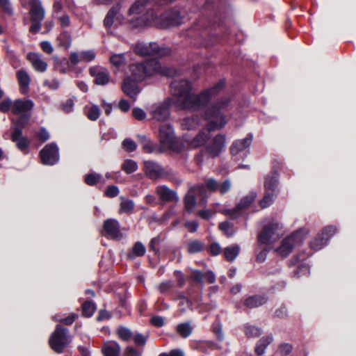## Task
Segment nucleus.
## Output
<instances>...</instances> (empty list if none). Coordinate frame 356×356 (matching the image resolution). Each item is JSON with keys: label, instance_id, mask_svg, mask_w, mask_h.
I'll use <instances>...</instances> for the list:
<instances>
[{"label": "nucleus", "instance_id": "f257e3e1", "mask_svg": "<svg viewBox=\"0 0 356 356\" xmlns=\"http://www.w3.org/2000/svg\"><path fill=\"white\" fill-rule=\"evenodd\" d=\"M224 80L219 81L213 87L200 95L191 93V85L186 79L175 80L171 83V92L177 97V104L184 109L196 110L206 104L217 95L225 87Z\"/></svg>", "mask_w": 356, "mask_h": 356}, {"label": "nucleus", "instance_id": "f03ea898", "mask_svg": "<svg viewBox=\"0 0 356 356\" xmlns=\"http://www.w3.org/2000/svg\"><path fill=\"white\" fill-rule=\"evenodd\" d=\"M152 0H136L128 9L127 16L121 13L122 4L117 3L108 11L104 24L108 29L115 24H128L131 28H139L145 25V18L141 15L145 7Z\"/></svg>", "mask_w": 356, "mask_h": 356}, {"label": "nucleus", "instance_id": "7ed1b4c3", "mask_svg": "<svg viewBox=\"0 0 356 356\" xmlns=\"http://www.w3.org/2000/svg\"><path fill=\"white\" fill-rule=\"evenodd\" d=\"M228 104L229 99L223 98L207 108L205 113V120L207 122V129L200 131L190 141V145L192 147L206 146L211 136L209 131L220 129L225 126L227 120L225 116L221 113L220 110L227 106Z\"/></svg>", "mask_w": 356, "mask_h": 356}, {"label": "nucleus", "instance_id": "20e7f679", "mask_svg": "<svg viewBox=\"0 0 356 356\" xmlns=\"http://www.w3.org/2000/svg\"><path fill=\"white\" fill-rule=\"evenodd\" d=\"M131 76L136 81H142L149 76L161 74L173 76L177 74V70L173 68L162 67L155 59L148 60L144 63H135L129 66Z\"/></svg>", "mask_w": 356, "mask_h": 356}, {"label": "nucleus", "instance_id": "39448f33", "mask_svg": "<svg viewBox=\"0 0 356 356\" xmlns=\"http://www.w3.org/2000/svg\"><path fill=\"white\" fill-rule=\"evenodd\" d=\"M309 230L307 228H300L291 234L284 237L280 245L274 249V252L282 258L287 257L293 250L302 244Z\"/></svg>", "mask_w": 356, "mask_h": 356}, {"label": "nucleus", "instance_id": "423d86ee", "mask_svg": "<svg viewBox=\"0 0 356 356\" xmlns=\"http://www.w3.org/2000/svg\"><path fill=\"white\" fill-rule=\"evenodd\" d=\"M34 103L29 99H18L13 102L12 113L18 116L17 119L11 118L12 123L17 126H25L31 117Z\"/></svg>", "mask_w": 356, "mask_h": 356}, {"label": "nucleus", "instance_id": "0eeeda50", "mask_svg": "<svg viewBox=\"0 0 356 356\" xmlns=\"http://www.w3.org/2000/svg\"><path fill=\"white\" fill-rule=\"evenodd\" d=\"M72 335L69 330L60 325H57L49 339L50 348L56 353H63L71 343Z\"/></svg>", "mask_w": 356, "mask_h": 356}, {"label": "nucleus", "instance_id": "6e6552de", "mask_svg": "<svg viewBox=\"0 0 356 356\" xmlns=\"http://www.w3.org/2000/svg\"><path fill=\"white\" fill-rule=\"evenodd\" d=\"M146 24H155L162 28L178 26L181 24L182 19L179 12L175 10L167 11L159 17L152 15L151 19H145Z\"/></svg>", "mask_w": 356, "mask_h": 356}, {"label": "nucleus", "instance_id": "1a4fd4ad", "mask_svg": "<svg viewBox=\"0 0 356 356\" xmlns=\"http://www.w3.org/2000/svg\"><path fill=\"white\" fill-rule=\"evenodd\" d=\"M253 136L248 134L245 138L235 140L231 147L230 152L236 160L243 159L250 152L249 147L252 142Z\"/></svg>", "mask_w": 356, "mask_h": 356}, {"label": "nucleus", "instance_id": "9d476101", "mask_svg": "<svg viewBox=\"0 0 356 356\" xmlns=\"http://www.w3.org/2000/svg\"><path fill=\"white\" fill-rule=\"evenodd\" d=\"M134 51L136 54L141 56L152 55L162 56L170 53L169 49H161L155 42H151L148 44L138 42L136 44Z\"/></svg>", "mask_w": 356, "mask_h": 356}, {"label": "nucleus", "instance_id": "9b49d317", "mask_svg": "<svg viewBox=\"0 0 356 356\" xmlns=\"http://www.w3.org/2000/svg\"><path fill=\"white\" fill-rule=\"evenodd\" d=\"M159 137L161 150L175 147L176 138L170 124H163L160 126Z\"/></svg>", "mask_w": 356, "mask_h": 356}, {"label": "nucleus", "instance_id": "f8f14e48", "mask_svg": "<svg viewBox=\"0 0 356 356\" xmlns=\"http://www.w3.org/2000/svg\"><path fill=\"white\" fill-rule=\"evenodd\" d=\"M40 157L42 164L53 165L59 161V149L55 143L46 145L40 152Z\"/></svg>", "mask_w": 356, "mask_h": 356}, {"label": "nucleus", "instance_id": "ddd939ff", "mask_svg": "<svg viewBox=\"0 0 356 356\" xmlns=\"http://www.w3.org/2000/svg\"><path fill=\"white\" fill-rule=\"evenodd\" d=\"M281 228L282 225L278 222H273L266 225L258 235V241L266 245L273 244L279 237L276 234V231Z\"/></svg>", "mask_w": 356, "mask_h": 356}, {"label": "nucleus", "instance_id": "4468645a", "mask_svg": "<svg viewBox=\"0 0 356 356\" xmlns=\"http://www.w3.org/2000/svg\"><path fill=\"white\" fill-rule=\"evenodd\" d=\"M226 138L222 134H217L209 138L206 145V152L211 157L218 156L225 149Z\"/></svg>", "mask_w": 356, "mask_h": 356}, {"label": "nucleus", "instance_id": "2eb2a0df", "mask_svg": "<svg viewBox=\"0 0 356 356\" xmlns=\"http://www.w3.org/2000/svg\"><path fill=\"white\" fill-rule=\"evenodd\" d=\"M257 194L251 192L248 195L244 196L236 204V207L232 209H226L221 211L222 213L232 218H237L240 216L242 211L248 208L251 204L255 200Z\"/></svg>", "mask_w": 356, "mask_h": 356}, {"label": "nucleus", "instance_id": "dca6fc26", "mask_svg": "<svg viewBox=\"0 0 356 356\" xmlns=\"http://www.w3.org/2000/svg\"><path fill=\"white\" fill-rule=\"evenodd\" d=\"M144 164L145 172L149 177L163 178L174 175L171 170L163 168L159 163L154 161H145Z\"/></svg>", "mask_w": 356, "mask_h": 356}, {"label": "nucleus", "instance_id": "f3484780", "mask_svg": "<svg viewBox=\"0 0 356 356\" xmlns=\"http://www.w3.org/2000/svg\"><path fill=\"white\" fill-rule=\"evenodd\" d=\"M24 127V126L15 125L13 128V132L11 134V140L15 143L16 146L19 150L27 153L30 141L27 137L23 136L22 129Z\"/></svg>", "mask_w": 356, "mask_h": 356}, {"label": "nucleus", "instance_id": "a211bd4d", "mask_svg": "<svg viewBox=\"0 0 356 356\" xmlns=\"http://www.w3.org/2000/svg\"><path fill=\"white\" fill-rule=\"evenodd\" d=\"M91 76L95 78L94 82L97 85L104 86L110 81V73L108 70L99 65L92 66L89 69Z\"/></svg>", "mask_w": 356, "mask_h": 356}, {"label": "nucleus", "instance_id": "6ab92c4d", "mask_svg": "<svg viewBox=\"0 0 356 356\" xmlns=\"http://www.w3.org/2000/svg\"><path fill=\"white\" fill-rule=\"evenodd\" d=\"M149 113L152 119L158 122H165L170 117L168 107L164 104L152 106Z\"/></svg>", "mask_w": 356, "mask_h": 356}, {"label": "nucleus", "instance_id": "aec40b11", "mask_svg": "<svg viewBox=\"0 0 356 356\" xmlns=\"http://www.w3.org/2000/svg\"><path fill=\"white\" fill-rule=\"evenodd\" d=\"M122 89L127 96L132 98L134 100H136V96L140 92L136 81L132 80L129 76L124 79Z\"/></svg>", "mask_w": 356, "mask_h": 356}, {"label": "nucleus", "instance_id": "412c9836", "mask_svg": "<svg viewBox=\"0 0 356 356\" xmlns=\"http://www.w3.org/2000/svg\"><path fill=\"white\" fill-rule=\"evenodd\" d=\"M30 15L31 21H41L44 18L45 11L40 0H32L30 3Z\"/></svg>", "mask_w": 356, "mask_h": 356}, {"label": "nucleus", "instance_id": "4be33fe9", "mask_svg": "<svg viewBox=\"0 0 356 356\" xmlns=\"http://www.w3.org/2000/svg\"><path fill=\"white\" fill-rule=\"evenodd\" d=\"M156 193L159 198L165 202H177L179 197L175 191L168 188L165 186H160L156 188Z\"/></svg>", "mask_w": 356, "mask_h": 356}, {"label": "nucleus", "instance_id": "5701e85b", "mask_svg": "<svg viewBox=\"0 0 356 356\" xmlns=\"http://www.w3.org/2000/svg\"><path fill=\"white\" fill-rule=\"evenodd\" d=\"M104 229L106 234L113 238L120 236L119 222L114 219H108L104 222Z\"/></svg>", "mask_w": 356, "mask_h": 356}, {"label": "nucleus", "instance_id": "b1692460", "mask_svg": "<svg viewBox=\"0 0 356 356\" xmlns=\"http://www.w3.org/2000/svg\"><path fill=\"white\" fill-rule=\"evenodd\" d=\"M121 347L114 341H106L102 346V353L104 356H120Z\"/></svg>", "mask_w": 356, "mask_h": 356}, {"label": "nucleus", "instance_id": "393cba45", "mask_svg": "<svg viewBox=\"0 0 356 356\" xmlns=\"http://www.w3.org/2000/svg\"><path fill=\"white\" fill-rule=\"evenodd\" d=\"M27 58L36 71L40 72L46 71L47 64L41 58V56L35 53H30L27 55Z\"/></svg>", "mask_w": 356, "mask_h": 356}, {"label": "nucleus", "instance_id": "a878e982", "mask_svg": "<svg viewBox=\"0 0 356 356\" xmlns=\"http://www.w3.org/2000/svg\"><path fill=\"white\" fill-rule=\"evenodd\" d=\"M17 77L21 87L22 93H26L30 84V77L28 73L24 70H20L17 72Z\"/></svg>", "mask_w": 356, "mask_h": 356}, {"label": "nucleus", "instance_id": "bb28decb", "mask_svg": "<svg viewBox=\"0 0 356 356\" xmlns=\"http://www.w3.org/2000/svg\"><path fill=\"white\" fill-rule=\"evenodd\" d=\"M273 341V335H268L260 339L256 345L255 353L258 355H262L266 350V348L270 345Z\"/></svg>", "mask_w": 356, "mask_h": 356}, {"label": "nucleus", "instance_id": "cd10ccee", "mask_svg": "<svg viewBox=\"0 0 356 356\" xmlns=\"http://www.w3.org/2000/svg\"><path fill=\"white\" fill-rule=\"evenodd\" d=\"M267 300L264 296H253L247 298L244 302V305L248 308H255L264 305Z\"/></svg>", "mask_w": 356, "mask_h": 356}, {"label": "nucleus", "instance_id": "c85d7f7f", "mask_svg": "<svg viewBox=\"0 0 356 356\" xmlns=\"http://www.w3.org/2000/svg\"><path fill=\"white\" fill-rule=\"evenodd\" d=\"M146 248L141 242H136L131 250L127 254V257L129 259H134L136 257H142L145 254Z\"/></svg>", "mask_w": 356, "mask_h": 356}, {"label": "nucleus", "instance_id": "c756f323", "mask_svg": "<svg viewBox=\"0 0 356 356\" xmlns=\"http://www.w3.org/2000/svg\"><path fill=\"white\" fill-rule=\"evenodd\" d=\"M240 246L238 244H234L225 248L223 253L225 259L227 261H233L238 255Z\"/></svg>", "mask_w": 356, "mask_h": 356}, {"label": "nucleus", "instance_id": "7c9ffc66", "mask_svg": "<svg viewBox=\"0 0 356 356\" xmlns=\"http://www.w3.org/2000/svg\"><path fill=\"white\" fill-rule=\"evenodd\" d=\"M204 247V243L199 240H191L188 242L186 245L187 252L191 254L202 252Z\"/></svg>", "mask_w": 356, "mask_h": 356}, {"label": "nucleus", "instance_id": "2f4dec72", "mask_svg": "<svg viewBox=\"0 0 356 356\" xmlns=\"http://www.w3.org/2000/svg\"><path fill=\"white\" fill-rule=\"evenodd\" d=\"M326 238L318 233L309 243L310 248L314 250H319L327 245Z\"/></svg>", "mask_w": 356, "mask_h": 356}, {"label": "nucleus", "instance_id": "473e14b6", "mask_svg": "<svg viewBox=\"0 0 356 356\" xmlns=\"http://www.w3.org/2000/svg\"><path fill=\"white\" fill-rule=\"evenodd\" d=\"M184 204L185 209L188 212H192L194 211L197 206V201L195 196V192L191 190L188 192V193L186 195L184 199Z\"/></svg>", "mask_w": 356, "mask_h": 356}, {"label": "nucleus", "instance_id": "72a5a7b5", "mask_svg": "<svg viewBox=\"0 0 356 356\" xmlns=\"http://www.w3.org/2000/svg\"><path fill=\"white\" fill-rule=\"evenodd\" d=\"M85 113L88 118L90 120H97L100 115V109L98 106L95 104L88 105L84 108Z\"/></svg>", "mask_w": 356, "mask_h": 356}, {"label": "nucleus", "instance_id": "f704fd0d", "mask_svg": "<svg viewBox=\"0 0 356 356\" xmlns=\"http://www.w3.org/2000/svg\"><path fill=\"white\" fill-rule=\"evenodd\" d=\"M96 310V305L92 301H86L82 305V315L85 317H91Z\"/></svg>", "mask_w": 356, "mask_h": 356}, {"label": "nucleus", "instance_id": "c9c22d12", "mask_svg": "<svg viewBox=\"0 0 356 356\" xmlns=\"http://www.w3.org/2000/svg\"><path fill=\"white\" fill-rule=\"evenodd\" d=\"M199 124V120L197 118H185L181 120V125L184 129L191 130Z\"/></svg>", "mask_w": 356, "mask_h": 356}, {"label": "nucleus", "instance_id": "e433bc0d", "mask_svg": "<svg viewBox=\"0 0 356 356\" xmlns=\"http://www.w3.org/2000/svg\"><path fill=\"white\" fill-rule=\"evenodd\" d=\"M109 60L115 67H120L126 63L124 54H113L111 56Z\"/></svg>", "mask_w": 356, "mask_h": 356}, {"label": "nucleus", "instance_id": "4c0bfd02", "mask_svg": "<svg viewBox=\"0 0 356 356\" xmlns=\"http://www.w3.org/2000/svg\"><path fill=\"white\" fill-rule=\"evenodd\" d=\"M142 138L143 149L145 152L152 153L156 152H160L163 151L161 150V149H159V148L155 147L152 142L150 140L147 139L145 136H143Z\"/></svg>", "mask_w": 356, "mask_h": 356}, {"label": "nucleus", "instance_id": "58836bf2", "mask_svg": "<svg viewBox=\"0 0 356 356\" xmlns=\"http://www.w3.org/2000/svg\"><path fill=\"white\" fill-rule=\"evenodd\" d=\"M122 168L126 173L131 174L137 170L138 165L134 161L127 159L123 163Z\"/></svg>", "mask_w": 356, "mask_h": 356}, {"label": "nucleus", "instance_id": "ea45409f", "mask_svg": "<svg viewBox=\"0 0 356 356\" xmlns=\"http://www.w3.org/2000/svg\"><path fill=\"white\" fill-rule=\"evenodd\" d=\"M245 333L248 338H256L261 334V331L259 327L252 325H245Z\"/></svg>", "mask_w": 356, "mask_h": 356}, {"label": "nucleus", "instance_id": "a19ab883", "mask_svg": "<svg viewBox=\"0 0 356 356\" xmlns=\"http://www.w3.org/2000/svg\"><path fill=\"white\" fill-rule=\"evenodd\" d=\"M177 330L179 334L184 338L188 337L192 332V328L187 323L179 324Z\"/></svg>", "mask_w": 356, "mask_h": 356}, {"label": "nucleus", "instance_id": "79ce46f5", "mask_svg": "<svg viewBox=\"0 0 356 356\" xmlns=\"http://www.w3.org/2000/svg\"><path fill=\"white\" fill-rule=\"evenodd\" d=\"M117 333L119 338L125 341H129L132 336L131 330L122 326L118 329Z\"/></svg>", "mask_w": 356, "mask_h": 356}, {"label": "nucleus", "instance_id": "37998d69", "mask_svg": "<svg viewBox=\"0 0 356 356\" xmlns=\"http://www.w3.org/2000/svg\"><path fill=\"white\" fill-rule=\"evenodd\" d=\"M58 40L60 41V44L62 47H64L65 49H69L71 46V36L67 32H63L60 35L58 38Z\"/></svg>", "mask_w": 356, "mask_h": 356}, {"label": "nucleus", "instance_id": "c03bdc74", "mask_svg": "<svg viewBox=\"0 0 356 356\" xmlns=\"http://www.w3.org/2000/svg\"><path fill=\"white\" fill-rule=\"evenodd\" d=\"M134 207V204L132 200H122L120 203V213H129Z\"/></svg>", "mask_w": 356, "mask_h": 356}, {"label": "nucleus", "instance_id": "a18cd8bd", "mask_svg": "<svg viewBox=\"0 0 356 356\" xmlns=\"http://www.w3.org/2000/svg\"><path fill=\"white\" fill-rule=\"evenodd\" d=\"M219 228L227 236H231L234 234L233 225L229 222H222L220 223Z\"/></svg>", "mask_w": 356, "mask_h": 356}, {"label": "nucleus", "instance_id": "49530a36", "mask_svg": "<svg viewBox=\"0 0 356 356\" xmlns=\"http://www.w3.org/2000/svg\"><path fill=\"white\" fill-rule=\"evenodd\" d=\"M320 233L328 241L337 233V228L334 226H327Z\"/></svg>", "mask_w": 356, "mask_h": 356}, {"label": "nucleus", "instance_id": "de8ad7c7", "mask_svg": "<svg viewBox=\"0 0 356 356\" xmlns=\"http://www.w3.org/2000/svg\"><path fill=\"white\" fill-rule=\"evenodd\" d=\"M81 59L82 62L90 63L92 61L95 57V53L93 50L83 51L81 53Z\"/></svg>", "mask_w": 356, "mask_h": 356}, {"label": "nucleus", "instance_id": "09e8293b", "mask_svg": "<svg viewBox=\"0 0 356 356\" xmlns=\"http://www.w3.org/2000/svg\"><path fill=\"white\" fill-rule=\"evenodd\" d=\"M122 147L126 151L131 152L136 149L137 145L133 140L126 138L122 142Z\"/></svg>", "mask_w": 356, "mask_h": 356}, {"label": "nucleus", "instance_id": "8fccbe9b", "mask_svg": "<svg viewBox=\"0 0 356 356\" xmlns=\"http://www.w3.org/2000/svg\"><path fill=\"white\" fill-rule=\"evenodd\" d=\"M161 243V238L159 236H156L152 238L149 244V248L150 251H153L155 254L159 253V244Z\"/></svg>", "mask_w": 356, "mask_h": 356}, {"label": "nucleus", "instance_id": "3c124183", "mask_svg": "<svg viewBox=\"0 0 356 356\" xmlns=\"http://www.w3.org/2000/svg\"><path fill=\"white\" fill-rule=\"evenodd\" d=\"M78 316H79L78 314H76L75 313H72V314H70L66 318L58 319V318H56L55 317H54V319L56 321H60V323H63L67 325H72L76 321V319L78 318Z\"/></svg>", "mask_w": 356, "mask_h": 356}, {"label": "nucleus", "instance_id": "603ef678", "mask_svg": "<svg viewBox=\"0 0 356 356\" xmlns=\"http://www.w3.org/2000/svg\"><path fill=\"white\" fill-rule=\"evenodd\" d=\"M74 103L72 99H68L61 104L63 111L67 113H72L74 111Z\"/></svg>", "mask_w": 356, "mask_h": 356}, {"label": "nucleus", "instance_id": "864d4df0", "mask_svg": "<svg viewBox=\"0 0 356 356\" xmlns=\"http://www.w3.org/2000/svg\"><path fill=\"white\" fill-rule=\"evenodd\" d=\"M273 202V193L266 194L263 199L259 202L261 208L264 209L269 207Z\"/></svg>", "mask_w": 356, "mask_h": 356}, {"label": "nucleus", "instance_id": "5fc2aeb1", "mask_svg": "<svg viewBox=\"0 0 356 356\" xmlns=\"http://www.w3.org/2000/svg\"><path fill=\"white\" fill-rule=\"evenodd\" d=\"M209 252L213 256H218L222 252V248L219 243L216 242L212 243L209 248Z\"/></svg>", "mask_w": 356, "mask_h": 356}, {"label": "nucleus", "instance_id": "6e6d98bb", "mask_svg": "<svg viewBox=\"0 0 356 356\" xmlns=\"http://www.w3.org/2000/svg\"><path fill=\"white\" fill-rule=\"evenodd\" d=\"M148 335H143L138 333L134 337V341L136 345L144 346L146 343Z\"/></svg>", "mask_w": 356, "mask_h": 356}, {"label": "nucleus", "instance_id": "4d7b16f0", "mask_svg": "<svg viewBox=\"0 0 356 356\" xmlns=\"http://www.w3.org/2000/svg\"><path fill=\"white\" fill-rule=\"evenodd\" d=\"M13 103L10 99H6L0 103V111L3 113L12 110Z\"/></svg>", "mask_w": 356, "mask_h": 356}, {"label": "nucleus", "instance_id": "13d9d810", "mask_svg": "<svg viewBox=\"0 0 356 356\" xmlns=\"http://www.w3.org/2000/svg\"><path fill=\"white\" fill-rule=\"evenodd\" d=\"M133 116L138 120H143L146 118L145 112L140 108H134L132 111Z\"/></svg>", "mask_w": 356, "mask_h": 356}, {"label": "nucleus", "instance_id": "bf43d9fd", "mask_svg": "<svg viewBox=\"0 0 356 356\" xmlns=\"http://www.w3.org/2000/svg\"><path fill=\"white\" fill-rule=\"evenodd\" d=\"M119 189L115 186H108L105 191V195L109 197H113L118 195Z\"/></svg>", "mask_w": 356, "mask_h": 356}, {"label": "nucleus", "instance_id": "052dcab7", "mask_svg": "<svg viewBox=\"0 0 356 356\" xmlns=\"http://www.w3.org/2000/svg\"><path fill=\"white\" fill-rule=\"evenodd\" d=\"M216 213V211H213L211 209H205V210H201L199 211L197 214L198 216L204 220H209L211 218L213 215H214Z\"/></svg>", "mask_w": 356, "mask_h": 356}, {"label": "nucleus", "instance_id": "680f3d73", "mask_svg": "<svg viewBox=\"0 0 356 356\" xmlns=\"http://www.w3.org/2000/svg\"><path fill=\"white\" fill-rule=\"evenodd\" d=\"M70 62L72 65H76L79 63H82L81 59V54L76 52H71L70 54Z\"/></svg>", "mask_w": 356, "mask_h": 356}, {"label": "nucleus", "instance_id": "e2e57ef3", "mask_svg": "<svg viewBox=\"0 0 356 356\" xmlns=\"http://www.w3.org/2000/svg\"><path fill=\"white\" fill-rule=\"evenodd\" d=\"M204 273L199 270H192L191 277L200 284H203Z\"/></svg>", "mask_w": 356, "mask_h": 356}, {"label": "nucleus", "instance_id": "0e129e2a", "mask_svg": "<svg viewBox=\"0 0 356 356\" xmlns=\"http://www.w3.org/2000/svg\"><path fill=\"white\" fill-rule=\"evenodd\" d=\"M126 356H142L143 350H138L136 348L128 346L124 350Z\"/></svg>", "mask_w": 356, "mask_h": 356}, {"label": "nucleus", "instance_id": "69168bd1", "mask_svg": "<svg viewBox=\"0 0 356 356\" xmlns=\"http://www.w3.org/2000/svg\"><path fill=\"white\" fill-rule=\"evenodd\" d=\"M38 137L42 142H45L49 138V134L45 128L41 127L38 133Z\"/></svg>", "mask_w": 356, "mask_h": 356}, {"label": "nucleus", "instance_id": "338daca9", "mask_svg": "<svg viewBox=\"0 0 356 356\" xmlns=\"http://www.w3.org/2000/svg\"><path fill=\"white\" fill-rule=\"evenodd\" d=\"M151 323L158 327H162L165 323V319L162 316H156L151 318Z\"/></svg>", "mask_w": 356, "mask_h": 356}, {"label": "nucleus", "instance_id": "774afa93", "mask_svg": "<svg viewBox=\"0 0 356 356\" xmlns=\"http://www.w3.org/2000/svg\"><path fill=\"white\" fill-rule=\"evenodd\" d=\"M159 356H184V353L179 349H174L169 353H161Z\"/></svg>", "mask_w": 356, "mask_h": 356}]
</instances>
